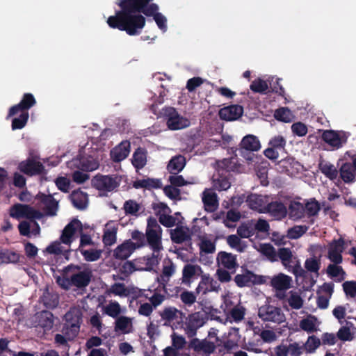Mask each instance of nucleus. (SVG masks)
I'll use <instances>...</instances> for the list:
<instances>
[{
	"instance_id": "30",
	"label": "nucleus",
	"mask_w": 356,
	"mask_h": 356,
	"mask_svg": "<svg viewBox=\"0 0 356 356\" xmlns=\"http://www.w3.org/2000/svg\"><path fill=\"white\" fill-rule=\"evenodd\" d=\"M318 168L321 173L331 181H334L338 178V170L331 163L321 160L318 163Z\"/></svg>"
},
{
	"instance_id": "32",
	"label": "nucleus",
	"mask_w": 356,
	"mask_h": 356,
	"mask_svg": "<svg viewBox=\"0 0 356 356\" xmlns=\"http://www.w3.org/2000/svg\"><path fill=\"white\" fill-rule=\"evenodd\" d=\"M185 165V157L181 155H177L170 159L167 165V169L171 175H177L179 172L182 170Z\"/></svg>"
},
{
	"instance_id": "11",
	"label": "nucleus",
	"mask_w": 356,
	"mask_h": 356,
	"mask_svg": "<svg viewBox=\"0 0 356 356\" xmlns=\"http://www.w3.org/2000/svg\"><path fill=\"white\" fill-rule=\"evenodd\" d=\"M234 282L238 286L244 287L245 286L264 284L266 279L264 276L257 275L250 270H247L244 274L236 275L234 277Z\"/></svg>"
},
{
	"instance_id": "34",
	"label": "nucleus",
	"mask_w": 356,
	"mask_h": 356,
	"mask_svg": "<svg viewBox=\"0 0 356 356\" xmlns=\"http://www.w3.org/2000/svg\"><path fill=\"white\" fill-rule=\"evenodd\" d=\"M133 186L135 188H146L151 190L152 188H160L162 184L159 179L148 178L146 179L136 180L133 183Z\"/></svg>"
},
{
	"instance_id": "25",
	"label": "nucleus",
	"mask_w": 356,
	"mask_h": 356,
	"mask_svg": "<svg viewBox=\"0 0 356 356\" xmlns=\"http://www.w3.org/2000/svg\"><path fill=\"white\" fill-rule=\"evenodd\" d=\"M70 200L73 206L79 210H84L88 206V194L81 189L73 191L70 195Z\"/></svg>"
},
{
	"instance_id": "60",
	"label": "nucleus",
	"mask_w": 356,
	"mask_h": 356,
	"mask_svg": "<svg viewBox=\"0 0 356 356\" xmlns=\"http://www.w3.org/2000/svg\"><path fill=\"white\" fill-rule=\"evenodd\" d=\"M200 250L206 254H211L216 251V245L210 239L202 238L200 243Z\"/></svg>"
},
{
	"instance_id": "59",
	"label": "nucleus",
	"mask_w": 356,
	"mask_h": 356,
	"mask_svg": "<svg viewBox=\"0 0 356 356\" xmlns=\"http://www.w3.org/2000/svg\"><path fill=\"white\" fill-rule=\"evenodd\" d=\"M0 257L3 261L17 263L19 261L21 256L14 251L5 250L1 252Z\"/></svg>"
},
{
	"instance_id": "17",
	"label": "nucleus",
	"mask_w": 356,
	"mask_h": 356,
	"mask_svg": "<svg viewBox=\"0 0 356 356\" xmlns=\"http://www.w3.org/2000/svg\"><path fill=\"white\" fill-rule=\"evenodd\" d=\"M217 262L218 266L232 272L238 266L236 255L224 251H220L218 254Z\"/></svg>"
},
{
	"instance_id": "27",
	"label": "nucleus",
	"mask_w": 356,
	"mask_h": 356,
	"mask_svg": "<svg viewBox=\"0 0 356 356\" xmlns=\"http://www.w3.org/2000/svg\"><path fill=\"white\" fill-rule=\"evenodd\" d=\"M147 150L145 147H138L132 155L131 163L136 170L142 169L147 162Z\"/></svg>"
},
{
	"instance_id": "36",
	"label": "nucleus",
	"mask_w": 356,
	"mask_h": 356,
	"mask_svg": "<svg viewBox=\"0 0 356 356\" xmlns=\"http://www.w3.org/2000/svg\"><path fill=\"white\" fill-rule=\"evenodd\" d=\"M104 313L113 318H118L122 312L121 305L117 301H110L103 308Z\"/></svg>"
},
{
	"instance_id": "15",
	"label": "nucleus",
	"mask_w": 356,
	"mask_h": 356,
	"mask_svg": "<svg viewBox=\"0 0 356 356\" xmlns=\"http://www.w3.org/2000/svg\"><path fill=\"white\" fill-rule=\"evenodd\" d=\"M268 201V196H264L261 194L251 193L247 196L246 203L253 210L260 213H266V206Z\"/></svg>"
},
{
	"instance_id": "10",
	"label": "nucleus",
	"mask_w": 356,
	"mask_h": 356,
	"mask_svg": "<svg viewBox=\"0 0 356 356\" xmlns=\"http://www.w3.org/2000/svg\"><path fill=\"white\" fill-rule=\"evenodd\" d=\"M18 169L22 173L29 177L42 175L44 172L43 164L32 158L21 161L18 165Z\"/></svg>"
},
{
	"instance_id": "5",
	"label": "nucleus",
	"mask_w": 356,
	"mask_h": 356,
	"mask_svg": "<svg viewBox=\"0 0 356 356\" xmlns=\"http://www.w3.org/2000/svg\"><path fill=\"white\" fill-rule=\"evenodd\" d=\"M120 181L116 175L97 174L91 179V185L99 191L111 192L119 187Z\"/></svg>"
},
{
	"instance_id": "26",
	"label": "nucleus",
	"mask_w": 356,
	"mask_h": 356,
	"mask_svg": "<svg viewBox=\"0 0 356 356\" xmlns=\"http://www.w3.org/2000/svg\"><path fill=\"white\" fill-rule=\"evenodd\" d=\"M229 172L227 170H222L220 172H218L213 177V184L215 189L218 191H226L231 186V182L229 181Z\"/></svg>"
},
{
	"instance_id": "33",
	"label": "nucleus",
	"mask_w": 356,
	"mask_h": 356,
	"mask_svg": "<svg viewBox=\"0 0 356 356\" xmlns=\"http://www.w3.org/2000/svg\"><path fill=\"white\" fill-rule=\"evenodd\" d=\"M289 218L293 220H298L305 216V205L299 202H291L288 208Z\"/></svg>"
},
{
	"instance_id": "19",
	"label": "nucleus",
	"mask_w": 356,
	"mask_h": 356,
	"mask_svg": "<svg viewBox=\"0 0 356 356\" xmlns=\"http://www.w3.org/2000/svg\"><path fill=\"white\" fill-rule=\"evenodd\" d=\"M136 246L134 242L130 239L125 240L122 243L118 245L113 251V257L116 259L125 260L127 259L135 250Z\"/></svg>"
},
{
	"instance_id": "64",
	"label": "nucleus",
	"mask_w": 356,
	"mask_h": 356,
	"mask_svg": "<svg viewBox=\"0 0 356 356\" xmlns=\"http://www.w3.org/2000/svg\"><path fill=\"white\" fill-rule=\"evenodd\" d=\"M343 289L346 296L351 298L356 297V282L346 281L343 283Z\"/></svg>"
},
{
	"instance_id": "24",
	"label": "nucleus",
	"mask_w": 356,
	"mask_h": 356,
	"mask_svg": "<svg viewBox=\"0 0 356 356\" xmlns=\"http://www.w3.org/2000/svg\"><path fill=\"white\" fill-rule=\"evenodd\" d=\"M266 213H268L270 216L276 219H282L287 216V208L281 202H271L268 201Z\"/></svg>"
},
{
	"instance_id": "39",
	"label": "nucleus",
	"mask_w": 356,
	"mask_h": 356,
	"mask_svg": "<svg viewBox=\"0 0 356 356\" xmlns=\"http://www.w3.org/2000/svg\"><path fill=\"white\" fill-rule=\"evenodd\" d=\"M42 302L47 309L56 308L59 304V297L57 294L49 293L47 289L41 298Z\"/></svg>"
},
{
	"instance_id": "23",
	"label": "nucleus",
	"mask_w": 356,
	"mask_h": 356,
	"mask_svg": "<svg viewBox=\"0 0 356 356\" xmlns=\"http://www.w3.org/2000/svg\"><path fill=\"white\" fill-rule=\"evenodd\" d=\"M154 252L151 255L140 257L136 259L138 270L151 271L159 264L158 254Z\"/></svg>"
},
{
	"instance_id": "38",
	"label": "nucleus",
	"mask_w": 356,
	"mask_h": 356,
	"mask_svg": "<svg viewBox=\"0 0 356 356\" xmlns=\"http://www.w3.org/2000/svg\"><path fill=\"white\" fill-rule=\"evenodd\" d=\"M54 316L51 312L42 311L40 314L38 325L44 330H50L54 326Z\"/></svg>"
},
{
	"instance_id": "54",
	"label": "nucleus",
	"mask_w": 356,
	"mask_h": 356,
	"mask_svg": "<svg viewBox=\"0 0 356 356\" xmlns=\"http://www.w3.org/2000/svg\"><path fill=\"white\" fill-rule=\"evenodd\" d=\"M275 118L280 121L290 122L292 119V113L287 108H280L275 111Z\"/></svg>"
},
{
	"instance_id": "55",
	"label": "nucleus",
	"mask_w": 356,
	"mask_h": 356,
	"mask_svg": "<svg viewBox=\"0 0 356 356\" xmlns=\"http://www.w3.org/2000/svg\"><path fill=\"white\" fill-rule=\"evenodd\" d=\"M202 202L204 207H209L207 210L213 211L217 206V196L216 194L208 193L204 194L202 197Z\"/></svg>"
},
{
	"instance_id": "47",
	"label": "nucleus",
	"mask_w": 356,
	"mask_h": 356,
	"mask_svg": "<svg viewBox=\"0 0 356 356\" xmlns=\"http://www.w3.org/2000/svg\"><path fill=\"white\" fill-rule=\"evenodd\" d=\"M81 254L87 261H95L101 258L102 251L101 250H83L80 249Z\"/></svg>"
},
{
	"instance_id": "12",
	"label": "nucleus",
	"mask_w": 356,
	"mask_h": 356,
	"mask_svg": "<svg viewBox=\"0 0 356 356\" xmlns=\"http://www.w3.org/2000/svg\"><path fill=\"white\" fill-rule=\"evenodd\" d=\"M345 241L342 237L332 240L328 245L327 258L334 264H339L343 261L342 253Z\"/></svg>"
},
{
	"instance_id": "9",
	"label": "nucleus",
	"mask_w": 356,
	"mask_h": 356,
	"mask_svg": "<svg viewBox=\"0 0 356 356\" xmlns=\"http://www.w3.org/2000/svg\"><path fill=\"white\" fill-rule=\"evenodd\" d=\"M322 140L332 147V149H339L346 143L348 136L344 131L325 130L321 136Z\"/></svg>"
},
{
	"instance_id": "7",
	"label": "nucleus",
	"mask_w": 356,
	"mask_h": 356,
	"mask_svg": "<svg viewBox=\"0 0 356 356\" xmlns=\"http://www.w3.org/2000/svg\"><path fill=\"white\" fill-rule=\"evenodd\" d=\"M207 319L206 313L203 312H195L188 314L184 327L187 337H194L197 334V330L206 323Z\"/></svg>"
},
{
	"instance_id": "21",
	"label": "nucleus",
	"mask_w": 356,
	"mask_h": 356,
	"mask_svg": "<svg viewBox=\"0 0 356 356\" xmlns=\"http://www.w3.org/2000/svg\"><path fill=\"white\" fill-rule=\"evenodd\" d=\"M338 175L346 184H352L356 181V171L350 162L342 163L338 170Z\"/></svg>"
},
{
	"instance_id": "48",
	"label": "nucleus",
	"mask_w": 356,
	"mask_h": 356,
	"mask_svg": "<svg viewBox=\"0 0 356 356\" xmlns=\"http://www.w3.org/2000/svg\"><path fill=\"white\" fill-rule=\"evenodd\" d=\"M320 345V339L316 336L312 335L309 337L307 342L303 344V348L307 353H312L315 352Z\"/></svg>"
},
{
	"instance_id": "58",
	"label": "nucleus",
	"mask_w": 356,
	"mask_h": 356,
	"mask_svg": "<svg viewBox=\"0 0 356 356\" xmlns=\"http://www.w3.org/2000/svg\"><path fill=\"white\" fill-rule=\"evenodd\" d=\"M123 209L127 215L137 216L138 212L140 209V206L136 201L129 200L124 202Z\"/></svg>"
},
{
	"instance_id": "18",
	"label": "nucleus",
	"mask_w": 356,
	"mask_h": 356,
	"mask_svg": "<svg viewBox=\"0 0 356 356\" xmlns=\"http://www.w3.org/2000/svg\"><path fill=\"white\" fill-rule=\"evenodd\" d=\"M36 200H39L44 206V211L47 215L55 216L58 209V202L54 198L51 194L46 195L39 192L36 196Z\"/></svg>"
},
{
	"instance_id": "20",
	"label": "nucleus",
	"mask_w": 356,
	"mask_h": 356,
	"mask_svg": "<svg viewBox=\"0 0 356 356\" xmlns=\"http://www.w3.org/2000/svg\"><path fill=\"white\" fill-rule=\"evenodd\" d=\"M244 109L239 105H231L220 109V118L226 121L236 120L243 115Z\"/></svg>"
},
{
	"instance_id": "22",
	"label": "nucleus",
	"mask_w": 356,
	"mask_h": 356,
	"mask_svg": "<svg viewBox=\"0 0 356 356\" xmlns=\"http://www.w3.org/2000/svg\"><path fill=\"white\" fill-rule=\"evenodd\" d=\"M129 151L130 143L124 140L111 150V156L113 161L120 162L129 156Z\"/></svg>"
},
{
	"instance_id": "31",
	"label": "nucleus",
	"mask_w": 356,
	"mask_h": 356,
	"mask_svg": "<svg viewBox=\"0 0 356 356\" xmlns=\"http://www.w3.org/2000/svg\"><path fill=\"white\" fill-rule=\"evenodd\" d=\"M200 273H202L200 266L191 264H186L182 270V282L190 284L191 280Z\"/></svg>"
},
{
	"instance_id": "14",
	"label": "nucleus",
	"mask_w": 356,
	"mask_h": 356,
	"mask_svg": "<svg viewBox=\"0 0 356 356\" xmlns=\"http://www.w3.org/2000/svg\"><path fill=\"white\" fill-rule=\"evenodd\" d=\"M188 348L193 350L197 353L210 355L216 351V346L213 342L207 339L200 340L198 338H192L188 343Z\"/></svg>"
},
{
	"instance_id": "56",
	"label": "nucleus",
	"mask_w": 356,
	"mask_h": 356,
	"mask_svg": "<svg viewBox=\"0 0 356 356\" xmlns=\"http://www.w3.org/2000/svg\"><path fill=\"white\" fill-rule=\"evenodd\" d=\"M164 193L172 200H181V191L172 184L167 185L163 188Z\"/></svg>"
},
{
	"instance_id": "28",
	"label": "nucleus",
	"mask_w": 356,
	"mask_h": 356,
	"mask_svg": "<svg viewBox=\"0 0 356 356\" xmlns=\"http://www.w3.org/2000/svg\"><path fill=\"white\" fill-rule=\"evenodd\" d=\"M291 278L290 276L280 273L274 276L270 280V285L277 291H286L291 286Z\"/></svg>"
},
{
	"instance_id": "57",
	"label": "nucleus",
	"mask_w": 356,
	"mask_h": 356,
	"mask_svg": "<svg viewBox=\"0 0 356 356\" xmlns=\"http://www.w3.org/2000/svg\"><path fill=\"white\" fill-rule=\"evenodd\" d=\"M250 88L252 91L258 93H265L268 89V84L266 81L261 78H257L252 82L250 86Z\"/></svg>"
},
{
	"instance_id": "45",
	"label": "nucleus",
	"mask_w": 356,
	"mask_h": 356,
	"mask_svg": "<svg viewBox=\"0 0 356 356\" xmlns=\"http://www.w3.org/2000/svg\"><path fill=\"white\" fill-rule=\"evenodd\" d=\"M261 252L271 262L277 261L275 249L270 243H264L261 245Z\"/></svg>"
},
{
	"instance_id": "50",
	"label": "nucleus",
	"mask_w": 356,
	"mask_h": 356,
	"mask_svg": "<svg viewBox=\"0 0 356 356\" xmlns=\"http://www.w3.org/2000/svg\"><path fill=\"white\" fill-rule=\"evenodd\" d=\"M110 293L115 296L127 297L129 294V291L125 284L116 282L111 285L110 288Z\"/></svg>"
},
{
	"instance_id": "37",
	"label": "nucleus",
	"mask_w": 356,
	"mask_h": 356,
	"mask_svg": "<svg viewBox=\"0 0 356 356\" xmlns=\"http://www.w3.org/2000/svg\"><path fill=\"white\" fill-rule=\"evenodd\" d=\"M149 291L150 293L153 292V294L151 296L149 294H145L144 296L150 301V303L154 308L160 305L165 300V296L168 294L162 292L160 288H156L153 291L149 289Z\"/></svg>"
},
{
	"instance_id": "53",
	"label": "nucleus",
	"mask_w": 356,
	"mask_h": 356,
	"mask_svg": "<svg viewBox=\"0 0 356 356\" xmlns=\"http://www.w3.org/2000/svg\"><path fill=\"white\" fill-rule=\"evenodd\" d=\"M305 268L307 271L310 273H318L321 268L320 258H316L315 257H313L307 259L305 262Z\"/></svg>"
},
{
	"instance_id": "62",
	"label": "nucleus",
	"mask_w": 356,
	"mask_h": 356,
	"mask_svg": "<svg viewBox=\"0 0 356 356\" xmlns=\"http://www.w3.org/2000/svg\"><path fill=\"white\" fill-rule=\"evenodd\" d=\"M179 298L184 304L188 306L192 305L197 300L195 293L191 292V291H183L179 296Z\"/></svg>"
},
{
	"instance_id": "61",
	"label": "nucleus",
	"mask_w": 356,
	"mask_h": 356,
	"mask_svg": "<svg viewBox=\"0 0 356 356\" xmlns=\"http://www.w3.org/2000/svg\"><path fill=\"white\" fill-rule=\"evenodd\" d=\"M320 209H321L320 205H319L318 202L317 201H316L315 200L308 202L305 205V213H307V215L309 217H312V216L317 215L318 211H320Z\"/></svg>"
},
{
	"instance_id": "49",
	"label": "nucleus",
	"mask_w": 356,
	"mask_h": 356,
	"mask_svg": "<svg viewBox=\"0 0 356 356\" xmlns=\"http://www.w3.org/2000/svg\"><path fill=\"white\" fill-rule=\"evenodd\" d=\"M81 325L64 324L62 328V332L67 337L68 340L74 339L80 331Z\"/></svg>"
},
{
	"instance_id": "44",
	"label": "nucleus",
	"mask_w": 356,
	"mask_h": 356,
	"mask_svg": "<svg viewBox=\"0 0 356 356\" xmlns=\"http://www.w3.org/2000/svg\"><path fill=\"white\" fill-rule=\"evenodd\" d=\"M21 113L17 118H14L12 122V129H22L26 124L29 113V112L19 111Z\"/></svg>"
},
{
	"instance_id": "41",
	"label": "nucleus",
	"mask_w": 356,
	"mask_h": 356,
	"mask_svg": "<svg viewBox=\"0 0 356 356\" xmlns=\"http://www.w3.org/2000/svg\"><path fill=\"white\" fill-rule=\"evenodd\" d=\"M129 327H131L130 318L127 316H119L116 318L114 327L115 332L120 331L123 334H128L130 332Z\"/></svg>"
},
{
	"instance_id": "8",
	"label": "nucleus",
	"mask_w": 356,
	"mask_h": 356,
	"mask_svg": "<svg viewBox=\"0 0 356 356\" xmlns=\"http://www.w3.org/2000/svg\"><path fill=\"white\" fill-rule=\"evenodd\" d=\"M10 215L11 217L20 219L28 218L30 220L40 219L42 217V213L28 204H15L10 209Z\"/></svg>"
},
{
	"instance_id": "4",
	"label": "nucleus",
	"mask_w": 356,
	"mask_h": 356,
	"mask_svg": "<svg viewBox=\"0 0 356 356\" xmlns=\"http://www.w3.org/2000/svg\"><path fill=\"white\" fill-rule=\"evenodd\" d=\"M160 115L166 120L168 127L170 130H179L190 125V121L179 114L173 107L163 108Z\"/></svg>"
},
{
	"instance_id": "35",
	"label": "nucleus",
	"mask_w": 356,
	"mask_h": 356,
	"mask_svg": "<svg viewBox=\"0 0 356 356\" xmlns=\"http://www.w3.org/2000/svg\"><path fill=\"white\" fill-rule=\"evenodd\" d=\"M277 260L280 259L283 266L288 269V270H290L291 268V263L293 261V259H296L293 257L291 250L286 248H280L277 252Z\"/></svg>"
},
{
	"instance_id": "1",
	"label": "nucleus",
	"mask_w": 356,
	"mask_h": 356,
	"mask_svg": "<svg viewBox=\"0 0 356 356\" xmlns=\"http://www.w3.org/2000/svg\"><path fill=\"white\" fill-rule=\"evenodd\" d=\"M153 0H117L120 8L114 16L108 17L106 22L113 29L125 31L128 35L140 34L146 24V17H152L158 27L167 30V19L159 13V6Z\"/></svg>"
},
{
	"instance_id": "6",
	"label": "nucleus",
	"mask_w": 356,
	"mask_h": 356,
	"mask_svg": "<svg viewBox=\"0 0 356 356\" xmlns=\"http://www.w3.org/2000/svg\"><path fill=\"white\" fill-rule=\"evenodd\" d=\"M259 317L264 321L281 324L286 321V316L280 307L269 304L262 305L259 308Z\"/></svg>"
},
{
	"instance_id": "42",
	"label": "nucleus",
	"mask_w": 356,
	"mask_h": 356,
	"mask_svg": "<svg viewBox=\"0 0 356 356\" xmlns=\"http://www.w3.org/2000/svg\"><path fill=\"white\" fill-rule=\"evenodd\" d=\"M65 324H81V312L76 309H71L65 314Z\"/></svg>"
},
{
	"instance_id": "51",
	"label": "nucleus",
	"mask_w": 356,
	"mask_h": 356,
	"mask_svg": "<svg viewBox=\"0 0 356 356\" xmlns=\"http://www.w3.org/2000/svg\"><path fill=\"white\" fill-rule=\"evenodd\" d=\"M316 318L314 316H310L307 318H304L300 322V327L309 333H312L316 330L315 325V321Z\"/></svg>"
},
{
	"instance_id": "16",
	"label": "nucleus",
	"mask_w": 356,
	"mask_h": 356,
	"mask_svg": "<svg viewBox=\"0 0 356 356\" xmlns=\"http://www.w3.org/2000/svg\"><path fill=\"white\" fill-rule=\"evenodd\" d=\"M77 229L83 231V224L78 218H74L62 231L60 239L63 244H71L72 237Z\"/></svg>"
},
{
	"instance_id": "13",
	"label": "nucleus",
	"mask_w": 356,
	"mask_h": 356,
	"mask_svg": "<svg viewBox=\"0 0 356 356\" xmlns=\"http://www.w3.org/2000/svg\"><path fill=\"white\" fill-rule=\"evenodd\" d=\"M36 104L37 100L32 93H24L19 102L10 108L8 117L14 116L19 111L28 112V111L35 106Z\"/></svg>"
},
{
	"instance_id": "52",
	"label": "nucleus",
	"mask_w": 356,
	"mask_h": 356,
	"mask_svg": "<svg viewBox=\"0 0 356 356\" xmlns=\"http://www.w3.org/2000/svg\"><path fill=\"white\" fill-rule=\"evenodd\" d=\"M289 298L288 299V304L292 309H299L303 305V300L300 296L294 292V291H289Z\"/></svg>"
},
{
	"instance_id": "40",
	"label": "nucleus",
	"mask_w": 356,
	"mask_h": 356,
	"mask_svg": "<svg viewBox=\"0 0 356 356\" xmlns=\"http://www.w3.org/2000/svg\"><path fill=\"white\" fill-rule=\"evenodd\" d=\"M170 236L172 241L175 244H181L191 238L190 235L183 227H177L171 231Z\"/></svg>"
},
{
	"instance_id": "43",
	"label": "nucleus",
	"mask_w": 356,
	"mask_h": 356,
	"mask_svg": "<svg viewBox=\"0 0 356 356\" xmlns=\"http://www.w3.org/2000/svg\"><path fill=\"white\" fill-rule=\"evenodd\" d=\"M213 282V278L209 276L202 275L201 280L197 284L196 288V294H207L209 291H213V288H209V283Z\"/></svg>"
},
{
	"instance_id": "3",
	"label": "nucleus",
	"mask_w": 356,
	"mask_h": 356,
	"mask_svg": "<svg viewBox=\"0 0 356 356\" xmlns=\"http://www.w3.org/2000/svg\"><path fill=\"white\" fill-rule=\"evenodd\" d=\"M64 275H70L72 286L82 289L88 286L91 280V273L87 271H81L79 265L70 264L63 268Z\"/></svg>"
},
{
	"instance_id": "46",
	"label": "nucleus",
	"mask_w": 356,
	"mask_h": 356,
	"mask_svg": "<svg viewBox=\"0 0 356 356\" xmlns=\"http://www.w3.org/2000/svg\"><path fill=\"white\" fill-rule=\"evenodd\" d=\"M118 229L112 227L106 229L103 235V242L106 246H111L116 242Z\"/></svg>"
},
{
	"instance_id": "63",
	"label": "nucleus",
	"mask_w": 356,
	"mask_h": 356,
	"mask_svg": "<svg viewBox=\"0 0 356 356\" xmlns=\"http://www.w3.org/2000/svg\"><path fill=\"white\" fill-rule=\"evenodd\" d=\"M152 209L154 211V213L156 216L159 218L160 215L163 213H171V209L167 205V204L163 202L159 203H153L152 204Z\"/></svg>"
},
{
	"instance_id": "2",
	"label": "nucleus",
	"mask_w": 356,
	"mask_h": 356,
	"mask_svg": "<svg viewBox=\"0 0 356 356\" xmlns=\"http://www.w3.org/2000/svg\"><path fill=\"white\" fill-rule=\"evenodd\" d=\"M162 229L155 218L150 216L147 219L145 238L154 252H159L162 249Z\"/></svg>"
},
{
	"instance_id": "29",
	"label": "nucleus",
	"mask_w": 356,
	"mask_h": 356,
	"mask_svg": "<svg viewBox=\"0 0 356 356\" xmlns=\"http://www.w3.org/2000/svg\"><path fill=\"white\" fill-rule=\"evenodd\" d=\"M241 151H258L261 145L259 138L254 135L244 136L240 143Z\"/></svg>"
}]
</instances>
